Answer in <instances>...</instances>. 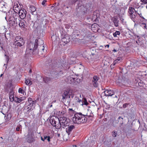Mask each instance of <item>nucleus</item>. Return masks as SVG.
I'll list each match as a JSON object with an SVG mask.
<instances>
[{
    "mask_svg": "<svg viewBox=\"0 0 147 147\" xmlns=\"http://www.w3.org/2000/svg\"><path fill=\"white\" fill-rule=\"evenodd\" d=\"M38 42V40L36 39L34 44L31 42L28 45L26 50V52H27L29 50H30L31 51V52H33L34 53L37 54L39 53V52L40 50L43 51L44 50L43 45L42 47L40 46V47L38 48V50L37 49L38 44H39Z\"/></svg>",
    "mask_w": 147,
    "mask_h": 147,
    "instance_id": "nucleus-1",
    "label": "nucleus"
},
{
    "mask_svg": "<svg viewBox=\"0 0 147 147\" xmlns=\"http://www.w3.org/2000/svg\"><path fill=\"white\" fill-rule=\"evenodd\" d=\"M85 115L81 113H76L74 114L72 118V121L74 123L78 124L86 123L87 121V118Z\"/></svg>",
    "mask_w": 147,
    "mask_h": 147,
    "instance_id": "nucleus-2",
    "label": "nucleus"
},
{
    "mask_svg": "<svg viewBox=\"0 0 147 147\" xmlns=\"http://www.w3.org/2000/svg\"><path fill=\"white\" fill-rule=\"evenodd\" d=\"M25 43V40L22 37L20 36H17L14 39L13 47L16 49H18L19 47L22 48L24 47Z\"/></svg>",
    "mask_w": 147,
    "mask_h": 147,
    "instance_id": "nucleus-3",
    "label": "nucleus"
},
{
    "mask_svg": "<svg viewBox=\"0 0 147 147\" xmlns=\"http://www.w3.org/2000/svg\"><path fill=\"white\" fill-rule=\"evenodd\" d=\"M50 123L51 124L57 129L61 128V125L59 123L56 124V123L59 122V118L55 116H52L50 119Z\"/></svg>",
    "mask_w": 147,
    "mask_h": 147,
    "instance_id": "nucleus-4",
    "label": "nucleus"
},
{
    "mask_svg": "<svg viewBox=\"0 0 147 147\" xmlns=\"http://www.w3.org/2000/svg\"><path fill=\"white\" fill-rule=\"evenodd\" d=\"M87 8L84 5H78L76 7V15L79 16L80 14H84L87 12Z\"/></svg>",
    "mask_w": 147,
    "mask_h": 147,
    "instance_id": "nucleus-5",
    "label": "nucleus"
},
{
    "mask_svg": "<svg viewBox=\"0 0 147 147\" xmlns=\"http://www.w3.org/2000/svg\"><path fill=\"white\" fill-rule=\"evenodd\" d=\"M129 16L134 22L137 16L136 11L134 8L132 7H129L128 10Z\"/></svg>",
    "mask_w": 147,
    "mask_h": 147,
    "instance_id": "nucleus-6",
    "label": "nucleus"
},
{
    "mask_svg": "<svg viewBox=\"0 0 147 147\" xmlns=\"http://www.w3.org/2000/svg\"><path fill=\"white\" fill-rule=\"evenodd\" d=\"M74 96V94L72 93L71 91L70 90L65 91L63 94V99L69 100L71 98H72Z\"/></svg>",
    "mask_w": 147,
    "mask_h": 147,
    "instance_id": "nucleus-7",
    "label": "nucleus"
},
{
    "mask_svg": "<svg viewBox=\"0 0 147 147\" xmlns=\"http://www.w3.org/2000/svg\"><path fill=\"white\" fill-rule=\"evenodd\" d=\"M26 140L29 143H31L35 141V137L33 131H29L26 136Z\"/></svg>",
    "mask_w": 147,
    "mask_h": 147,
    "instance_id": "nucleus-8",
    "label": "nucleus"
},
{
    "mask_svg": "<svg viewBox=\"0 0 147 147\" xmlns=\"http://www.w3.org/2000/svg\"><path fill=\"white\" fill-rule=\"evenodd\" d=\"M59 124L61 125V128L62 127L64 128L69 125V123L67 119L65 117H61L59 118Z\"/></svg>",
    "mask_w": 147,
    "mask_h": 147,
    "instance_id": "nucleus-9",
    "label": "nucleus"
},
{
    "mask_svg": "<svg viewBox=\"0 0 147 147\" xmlns=\"http://www.w3.org/2000/svg\"><path fill=\"white\" fill-rule=\"evenodd\" d=\"M58 75L57 74L52 76L51 77H44L42 78V80L44 83L48 84L50 82H52V80L54 78H57Z\"/></svg>",
    "mask_w": 147,
    "mask_h": 147,
    "instance_id": "nucleus-10",
    "label": "nucleus"
},
{
    "mask_svg": "<svg viewBox=\"0 0 147 147\" xmlns=\"http://www.w3.org/2000/svg\"><path fill=\"white\" fill-rule=\"evenodd\" d=\"M27 11L24 9H21L19 11V15L20 18L24 19L26 16Z\"/></svg>",
    "mask_w": 147,
    "mask_h": 147,
    "instance_id": "nucleus-11",
    "label": "nucleus"
},
{
    "mask_svg": "<svg viewBox=\"0 0 147 147\" xmlns=\"http://www.w3.org/2000/svg\"><path fill=\"white\" fill-rule=\"evenodd\" d=\"M99 79V78L97 76H94L93 77L92 80V83L94 86L95 88L97 87L98 85V81Z\"/></svg>",
    "mask_w": 147,
    "mask_h": 147,
    "instance_id": "nucleus-12",
    "label": "nucleus"
},
{
    "mask_svg": "<svg viewBox=\"0 0 147 147\" xmlns=\"http://www.w3.org/2000/svg\"><path fill=\"white\" fill-rule=\"evenodd\" d=\"M23 19H18L19 24V26L22 28H25L27 27V24L26 22Z\"/></svg>",
    "mask_w": 147,
    "mask_h": 147,
    "instance_id": "nucleus-13",
    "label": "nucleus"
},
{
    "mask_svg": "<svg viewBox=\"0 0 147 147\" xmlns=\"http://www.w3.org/2000/svg\"><path fill=\"white\" fill-rule=\"evenodd\" d=\"M28 102L29 104L28 106L32 108L33 107L35 106L36 103V100H33L31 98H29L28 99Z\"/></svg>",
    "mask_w": 147,
    "mask_h": 147,
    "instance_id": "nucleus-14",
    "label": "nucleus"
},
{
    "mask_svg": "<svg viewBox=\"0 0 147 147\" xmlns=\"http://www.w3.org/2000/svg\"><path fill=\"white\" fill-rule=\"evenodd\" d=\"M62 42L65 44L69 42L70 41V38L68 36H65L61 39Z\"/></svg>",
    "mask_w": 147,
    "mask_h": 147,
    "instance_id": "nucleus-15",
    "label": "nucleus"
},
{
    "mask_svg": "<svg viewBox=\"0 0 147 147\" xmlns=\"http://www.w3.org/2000/svg\"><path fill=\"white\" fill-rule=\"evenodd\" d=\"M75 128V126L74 125H71L69 126L66 129V131L69 135L71 133L72 131Z\"/></svg>",
    "mask_w": 147,
    "mask_h": 147,
    "instance_id": "nucleus-16",
    "label": "nucleus"
},
{
    "mask_svg": "<svg viewBox=\"0 0 147 147\" xmlns=\"http://www.w3.org/2000/svg\"><path fill=\"white\" fill-rule=\"evenodd\" d=\"M104 93L105 95L106 96H111L114 94L112 90H108L107 89L104 92Z\"/></svg>",
    "mask_w": 147,
    "mask_h": 147,
    "instance_id": "nucleus-17",
    "label": "nucleus"
},
{
    "mask_svg": "<svg viewBox=\"0 0 147 147\" xmlns=\"http://www.w3.org/2000/svg\"><path fill=\"white\" fill-rule=\"evenodd\" d=\"M5 5L4 4V2L2 1L0 2V11L4 12H6V7Z\"/></svg>",
    "mask_w": 147,
    "mask_h": 147,
    "instance_id": "nucleus-18",
    "label": "nucleus"
},
{
    "mask_svg": "<svg viewBox=\"0 0 147 147\" xmlns=\"http://www.w3.org/2000/svg\"><path fill=\"white\" fill-rule=\"evenodd\" d=\"M25 97H21L20 98L16 97L15 98V102L17 103H20L22 101L26 99Z\"/></svg>",
    "mask_w": 147,
    "mask_h": 147,
    "instance_id": "nucleus-19",
    "label": "nucleus"
},
{
    "mask_svg": "<svg viewBox=\"0 0 147 147\" xmlns=\"http://www.w3.org/2000/svg\"><path fill=\"white\" fill-rule=\"evenodd\" d=\"M17 18H14V20H10L9 22V26H15V25L17 23Z\"/></svg>",
    "mask_w": 147,
    "mask_h": 147,
    "instance_id": "nucleus-20",
    "label": "nucleus"
},
{
    "mask_svg": "<svg viewBox=\"0 0 147 147\" xmlns=\"http://www.w3.org/2000/svg\"><path fill=\"white\" fill-rule=\"evenodd\" d=\"M33 110L32 108L29 107L28 105L27 106H25L24 108V110L26 111V113H29L30 111H31Z\"/></svg>",
    "mask_w": 147,
    "mask_h": 147,
    "instance_id": "nucleus-21",
    "label": "nucleus"
},
{
    "mask_svg": "<svg viewBox=\"0 0 147 147\" xmlns=\"http://www.w3.org/2000/svg\"><path fill=\"white\" fill-rule=\"evenodd\" d=\"M31 12L32 14H34L36 11V7L33 6H31L30 8Z\"/></svg>",
    "mask_w": 147,
    "mask_h": 147,
    "instance_id": "nucleus-22",
    "label": "nucleus"
},
{
    "mask_svg": "<svg viewBox=\"0 0 147 147\" xmlns=\"http://www.w3.org/2000/svg\"><path fill=\"white\" fill-rule=\"evenodd\" d=\"M7 111V108L6 106L3 107L2 109L1 112L3 114L5 115Z\"/></svg>",
    "mask_w": 147,
    "mask_h": 147,
    "instance_id": "nucleus-23",
    "label": "nucleus"
},
{
    "mask_svg": "<svg viewBox=\"0 0 147 147\" xmlns=\"http://www.w3.org/2000/svg\"><path fill=\"white\" fill-rule=\"evenodd\" d=\"M11 117V115L10 113H8L7 116H5V120L7 121H9L10 120Z\"/></svg>",
    "mask_w": 147,
    "mask_h": 147,
    "instance_id": "nucleus-24",
    "label": "nucleus"
},
{
    "mask_svg": "<svg viewBox=\"0 0 147 147\" xmlns=\"http://www.w3.org/2000/svg\"><path fill=\"white\" fill-rule=\"evenodd\" d=\"M43 137H44V141L45 140H47L48 142H50V139L51 138L49 136L44 135Z\"/></svg>",
    "mask_w": 147,
    "mask_h": 147,
    "instance_id": "nucleus-25",
    "label": "nucleus"
},
{
    "mask_svg": "<svg viewBox=\"0 0 147 147\" xmlns=\"http://www.w3.org/2000/svg\"><path fill=\"white\" fill-rule=\"evenodd\" d=\"M113 22L115 26L117 27L118 26V23L119 22V21L117 20V19L114 18L113 20Z\"/></svg>",
    "mask_w": 147,
    "mask_h": 147,
    "instance_id": "nucleus-26",
    "label": "nucleus"
},
{
    "mask_svg": "<svg viewBox=\"0 0 147 147\" xmlns=\"http://www.w3.org/2000/svg\"><path fill=\"white\" fill-rule=\"evenodd\" d=\"M120 34V32L119 31H116L115 32L113 33V36L114 37H118V36Z\"/></svg>",
    "mask_w": 147,
    "mask_h": 147,
    "instance_id": "nucleus-27",
    "label": "nucleus"
},
{
    "mask_svg": "<svg viewBox=\"0 0 147 147\" xmlns=\"http://www.w3.org/2000/svg\"><path fill=\"white\" fill-rule=\"evenodd\" d=\"M25 83L26 85H28L29 84L31 85L32 84V82L29 79L26 80L25 81Z\"/></svg>",
    "mask_w": 147,
    "mask_h": 147,
    "instance_id": "nucleus-28",
    "label": "nucleus"
},
{
    "mask_svg": "<svg viewBox=\"0 0 147 147\" xmlns=\"http://www.w3.org/2000/svg\"><path fill=\"white\" fill-rule=\"evenodd\" d=\"M117 135V132L115 131H113L112 132V135L113 137H116Z\"/></svg>",
    "mask_w": 147,
    "mask_h": 147,
    "instance_id": "nucleus-29",
    "label": "nucleus"
},
{
    "mask_svg": "<svg viewBox=\"0 0 147 147\" xmlns=\"http://www.w3.org/2000/svg\"><path fill=\"white\" fill-rule=\"evenodd\" d=\"M38 43H39L40 44V45H42L44 44V41L43 40H42L41 39H39V40H38Z\"/></svg>",
    "mask_w": 147,
    "mask_h": 147,
    "instance_id": "nucleus-30",
    "label": "nucleus"
},
{
    "mask_svg": "<svg viewBox=\"0 0 147 147\" xmlns=\"http://www.w3.org/2000/svg\"><path fill=\"white\" fill-rule=\"evenodd\" d=\"M86 8H87V10L88 9H89L90 7L91 4L90 3H86L84 5Z\"/></svg>",
    "mask_w": 147,
    "mask_h": 147,
    "instance_id": "nucleus-31",
    "label": "nucleus"
},
{
    "mask_svg": "<svg viewBox=\"0 0 147 147\" xmlns=\"http://www.w3.org/2000/svg\"><path fill=\"white\" fill-rule=\"evenodd\" d=\"M9 98L11 102L13 101H15V98H14V95L9 96Z\"/></svg>",
    "mask_w": 147,
    "mask_h": 147,
    "instance_id": "nucleus-32",
    "label": "nucleus"
},
{
    "mask_svg": "<svg viewBox=\"0 0 147 147\" xmlns=\"http://www.w3.org/2000/svg\"><path fill=\"white\" fill-rule=\"evenodd\" d=\"M140 1L142 2L140 4L142 5L144 4L147 5V0H140Z\"/></svg>",
    "mask_w": 147,
    "mask_h": 147,
    "instance_id": "nucleus-33",
    "label": "nucleus"
},
{
    "mask_svg": "<svg viewBox=\"0 0 147 147\" xmlns=\"http://www.w3.org/2000/svg\"><path fill=\"white\" fill-rule=\"evenodd\" d=\"M123 118L122 117H120V116L119 117L118 119V122H119V121L120 122V123H122V120H123Z\"/></svg>",
    "mask_w": 147,
    "mask_h": 147,
    "instance_id": "nucleus-34",
    "label": "nucleus"
},
{
    "mask_svg": "<svg viewBox=\"0 0 147 147\" xmlns=\"http://www.w3.org/2000/svg\"><path fill=\"white\" fill-rule=\"evenodd\" d=\"M5 61H6V63H7L9 60V57L6 55H5Z\"/></svg>",
    "mask_w": 147,
    "mask_h": 147,
    "instance_id": "nucleus-35",
    "label": "nucleus"
},
{
    "mask_svg": "<svg viewBox=\"0 0 147 147\" xmlns=\"http://www.w3.org/2000/svg\"><path fill=\"white\" fill-rule=\"evenodd\" d=\"M82 101H83V105H87L88 104V103L87 102L86 99V98H84V100H82Z\"/></svg>",
    "mask_w": 147,
    "mask_h": 147,
    "instance_id": "nucleus-36",
    "label": "nucleus"
},
{
    "mask_svg": "<svg viewBox=\"0 0 147 147\" xmlns=\"http://www.w3.org/2000/svg\"><path fill=\"white\" fill-rule=\"evenodd\" d=\"M77 102L80 103L81 105H83V101L79 98H78V100L77 101Z\"/></svg>",
    "mask_w": 147,
    "mask_h": 147,
    "instance_id": "nucleus-37",
    "label": "nucleus"
},
{
    "mask_svg": "<svg viewBox=\"0 0 147 147\" xmlns=\"http://www.w3.org/2000/svg\"><path fill=\"white\" fill-rule=\"evenodd\" d=\"M18 92L22 94H24V91L22 88H20L18 90Z\"/></svg>",
    "mask_w": 147,
    "mask_h": 147,
    "instance_id": "nucleus-38",
    "label": "nucleus"
},
{
    "mask_svg": "<svg viewBox=\"0 0 147 147\" xmlns=\"http://www.w3.org/2000/svg\"><path fill=\"white\" fill-rule=\"evenodd\" d=\"M68 79H70V81H71V82H74V81H75V79L74 78H71V77H68V78H67Z\"/></svg>",
    "mask_w": 147,
    "mask_h": 147,
    "instance_id": "nucleus-39",
    "label": "nucleus"
},
{
    "mask_svg": "<svg viewBox=\"0 0 147 147\" xmlns=\"http://www.w3.org/2000/svg\"><path fill=\"white\" fill-rule=\"evenodd\" d=\"M141 26L142 27H143L144 28H146V26L145 23H142L141 24Z\"/></svg>",
    "mask_w": 147,
    "mask_h": 147,
    "instance_id": "nucleus-40",
    "label": "nucleus"
},
{
    "mask_svg": "<svg viewBox=\"0 0 147 147\" xmlns=\"http://www.w3.org/2000/svg\"><path fill=\"white\" fill-rule=\"evenodd\" d=\"M69 112L70 114L72 113H74V111L72 109H69Z\"/></svg>",
    "mask_w": 147,
    "mask_h": 147,
    "instance_id": "nucleus-41",
    "label": "nucleus"
},
{
    "mask_svg": "<svg viewBox=\"0 0 147 147\" xmlns=\"http://www.w3.org/2000/svg\"><path fill=\"white\" fill-rule=\"evenodd\" d=\"M22 125H20L18 127H17L16 128V130L17 131H19L20 128H21V129H22Z\"/></svg>",
    "mask_w": 147,
    "mask_h": 147,
    "instance_id": "nucleus-42",
    "label": "nucleus"
},
{
    "mask_svg": "<svg viewBox=\"0 0 147 147\" xmlns=\"http://www.w3.org/2000/svg\"><path fill=\"white\" fill-rule=\"evenodd\" d=\"M129 105V103H125L123 105V108H125L127 107V106H128Z\"/></svg>",
    "mask_w": 147,
    "mask_h": 147,
    "instance_id": "nucleus-43",
    "label": "nucleus"
},
{
    "mask_svg": "<svg viewBox=\"0 0 147 147\" xmlns=\"http://www.w3.org/2000/svg\"><path fill=\"white\" fill-rule=\"evenodd\" d=\"M93 15L94 16V17L95 18H97V16L96 15V12H94L93 13Z\"/></svg>",
    "mask_w": 147,
    "mask_h": 147,
    "instance_id": "nucleus-44",
    "label": "nucleus"
},
{
    "mask_svg": "<svg viewBox=\"0 0 147 147\" xmlns=\"http://www.w3.org/2000/svg\"><path fill=\"white\" fill-rule=\"evenodd\" d=\"M116 59L118 61H119L121 60L122 59V58L121 57H118Z\"/></svg>",
    "mask_w": 147,
    "mask_h": 147,
    "instance_id": "nucleus-45",
    "label": "nucleus"
},
{
    "mask_svg": "<svg viewBox=\"0 0 147 147\" xmlns=\"http://www.w3.org/2000/svg\"><path fill=\"white\" fill-rule=\"evenodd\" d=\"M13 95V92L12 91H11L9 94V96Z\"/></svg>",
    "mask_w": 147,
    "mask_h": 147,
    "instance_id": "nucleus-46",
    "label": "nucleus"
},
{
    "mask_svg": "<svg viewBox=\"0 0 147 147\" xmlns=\"http://www.w3.org/2000/svg\"><path fill=\"white\" fill-rule=\"evenodd\" d=\"M47 1L46 0H44L42 2V5H44L45 3Z\"/></svg>",
    "mask_w": 147,
    "mask_h": 147,
    "instance_id": "nucleus-47",
    "label": "nucleus"
},
{
    "mask_svg": "<svg viewBox=\"0 0 147 147\" xmlns=\"http://www.w3.org/2000/svg\"><path fill=\"white\" fill-rule=\"evenodd\" d=\"M115 65V64L113 63V64H112L111 65V68H113L114 67V66Z\"/></svg>",
    "mask_w": 147,
    "mask_h": 147,
    "instance_id": "nucleus-48",
    "label": "nucleus"
},
{
    "mask_svg": "<svg viewBox=\"0 0 147 147\" xmlns=\"http://www.w3.org/2000/svg\"><path fill=\"white\" fill-rule=\"evenodd\" d=\"M118 61L117 59H116L114 61L113 63H114V64H115L118 62Z\"/></svg>",
    "mask_w": 147,
    "mask_h": 147,
    "instance_id": "nucleus-49",
    "label": "nucleus"
},
{
    "mask_svg": "<svg viewBox=\"0 0 147 147\" xmlns=\"http://www.w3.org/2000/svg\"><path fill=\"white\" fill-rule=\"evenodd\" d=\"M136 42L139 45H141V44H140V43L139 42V40H137V41H136Z\"/></svg>",
    "mask_w": 147,
    "mask_h": 147,
    "instance_id": "nucleus-50",
    "label": "nucleus"
},
{
    "mask_svg": "<svg viewBox=\"0 0 147 147\" xmlns=\"http://www.w3.org/2000/svg\"><path fill=\"white\" fill-rule=\"evenodd\" d=\"M41 139L42 141H45L44 140V137L43 138L42 137H41Z\"/></svg>",
    "mask_w": 147,
    "mask_h": 147,
    "instance_id": "nucleus-51",
    "label": "nucleus"
},
{
    "mask_svg": "<svg viewBox=\"0 0 147 147\" xmlns=\"http://www.w3.org/2000/svg\"><path fill=\"white\" fill-rule=\"evenodd\" d=\"M7 64H6H6H4V66H5V69H7Z\"/></svg>",
    "mask_w": 147,
    "mask_h": 147,
    "instance_id": "nucleus-52",
    "label": "nucleus"
},
{
    "mask_svg": "<svg viewBox=\"0 0 147 147\" xmlns=\"http://www.w3.org/2000/svg\"><path fill=\"white\" fill-rule=\"evenodd\" d=\"M113 51H114V52H116L117 51V50H116V49H114L113 50Z\"/></svg>",
    "mask_w": 147,
    "mask_h": 147,
    "instance_id": "nucleus-53",
    "label": "nucleus"
},
{
    "mask_svg": "<svg viewBox=\"0 0 147 147\" xmlns=\"http://www.w3.org/2000/svg\"><path fill=\"white\" fill-rule=\"evenodd\" d=\"M32 72V70L31 69H30L29 71V73H31Z\"/></svg>",
    "mask_w": 147,
    "mask_h": 147,
    "instance_id": "nucleus-54",
    "label": "nucleus"
},
{
    "mask_svg": "<svg viewBox=\"0 0 147 147\" xmlns=\"http://www.w3.org/2000/svg\"><path fill=\"white\" fill-rule=\"evenodd\" d=\"M109 45H106L105 47H107L108 48H109Z\"/></svg>",
    "mask_w": 147,
    "mask_h": 147,
    "instance_id": "nucleus-55",
    "label": "nucleus"
},
{
    "mask_svg": "<svg viewBox=\"0 0 147 147\" xmlns=\"http://www.w3.org/2000/svg\"><path fill=\"white\" fill-rule=\"evenodd\" d=\"M120 20H121V21L122 22H123V18H121V19H120Z\"/></svg>",
    "mask_w": 147,
    "mask_h": 147,
    "instance_id": "nucleus-56",
    "label": "nucleus"
},
{
    "mask_svg": "<svg viewBox=\"0 0 147 147\" xmlns=\"http://www.w3.org/2000/svg\"><path fill=\"white\" fill-rule=\"evenodd\" d=\"M76 145H73V147H76Z\"/></svg>",
    "mask_w": 147,
    "mask_h": 147,
    "instance_id": "nucleus-57",
    "label": "nucleus"
},
{
    "mask_svg": "<svg viewBox=\"0 0 147 147\" xmlns=\"http://www.w3.org/2000/svg\"><path fill=\"white\" fill-rule=\"evenodd\" d=\"M3 74H2L1 75V76H0V77H2V76H3Z\"/></svg>",
    "mask_w": 147,
    "mask_h": 147,
    "instance_id": "nucleus-58",
    "label": "nucleus"
},
{
    "mask_svg": "<svg viewBox=\"0 0 147 147\" xmlns=\"http://www.w3.org/2000/svg\"><path fill=\"white\" fill-rule=\"evenodd\" d=\"M58 136H59V135H60V134H58Z\"/></svg>",
    "mask_w": 147,
    "mask_h": 147,
    "instance_id": "nucleus-59",
    "label": "nucleus"
},
{
    "mask_svg": "<svg viewBox=\"0 0 147 147\" xmlns=\"http://www.w3.org/2000/svg\"><path fill=\"white\" fill-rule=\"evenodd\" d=\"M93 26V25H92V26H91L92 27V28Z\"/></svg>",
    "mask_w": 147,
    "mask_h": 147,
    "instance_id": "nucleus-60",
    "label": "nucleus"
},
{
    "mask_svg": "<svg viewBox=\"0 0 147 147\" xmlns=\"http://www.w3.org/2000/svg\"><path fill=\"white\" fill-rule=\"evenodd\" d=\"M50 106V107H51L52 106V105H51Z\"/></svg>",
    "mask_w": 147,
    "mask_h": 147,
    "instance_id": "nucleus-61",
    "label": "nucleus"
},
{
    "mask_svg": "<svg viewBox=\"0 0 147 147\" xmlns=\"http://www.w3.org/2000/svg\"><path fill=\"white\" fill-rule=\"evenodd\" d=\"M146 9H147V5H146Z\"/></svg>",
    "mask_w": 147,
    "mask_h": 147,
    "instance_id": "nucleus-62",
    "label": "nucleus"
},
{
    "mask_svg": "<svg viewBox=\"0 0 147 147\" xmlns=\"http://www.w3.org/2000/svg\"><path fill=\"white\" fill-rule=\"evenodd\" d=\"M1 138H2V137H1Z\"/></svg>",
    "mask_w": 147,
    "mask_h": 147,
    "instance_id": "nucleus-63",
    "label": "nucleus"
},
{
    "mask_svg": "<svg viewBox=\"0 0 147 147\" xmlns=\"http://www.w3.org/2000/svg\"><path fill=\"white\" fill-rule=\"evenodd\" d=\"M5 18V19H6V17Z\"/></svg>",
    "mask_w": 147,
    "mask_h": 147,
    "instance_id": "nucleus-64",
    "label": "nucleus"
}]
</instances>
